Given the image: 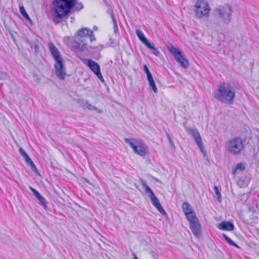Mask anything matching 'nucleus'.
I'll use <instances>...</instances> for the list:
<instances>
[{
  "label": "nucleus",
  "instance_id": "obj_1",
  "mask_svg": "<svg viewBox=\"0 0 259 259\" xmlns=\"http://www.w3.org/2000/svg\"><path fill=\"white\" fill-rule=\"evenodd\" d=\"M53 4V16L56 24L60 23L72 10L78 11L83 8L81 3L78 2L77 0H54Z\"/></svg>",
  "mask_w": 259,
  "mask_h": 259
},
{
  "label": "nucleus",
  "instance_id": "obj_2",
  "mask_svg": "<svg viewBox=\"0 0 259 259\" xmlns=\"http://www.w3.org/2000/svg\"><path fill=\"white\" fill-rule=\"evenodd\" d=\"M88 39L91 42L96 40L93 31L86 27L80 29L75 33L72 45L76 50L84 51L88 50L87 40Z\"/></svg>",
  "mask_w": 259,
  "mask_h": 259
},
{
  "label": "nucleus",
  "instance_id": "obj_3",
  "mask_svg": "<svg viewBox=\"0 0 259 259\" xmlns=\"http://www.w3.org/2000/svg\"><path fill=\"white\" fill-rule=\"evenodd\" d=\"M235 90L229 83L221 82L218 89L213 93V97L220 102L232 104L234 100Z\"/></svg>",
  "mask_w": 259,
  "mask_h": 259
},
{
  "label": "nucleus",
  "instance_id": "obj_4",
  "mask_svg": "<svg viewBox=\"0 0 259 259\" xmlns=\"http://www.w3.org/2000/svg\"><path fill=\"white\" fill-rule=\"evenodd\" d=\"M49 50L56 61L55 65V73L56 75L61 79H64L66 75L65 69L64 67L62 59L60 56V53L55 47V46L52 42L49 44Z\"/></svg>",
  "mask_w": 259,
  "mask_h": 259
},
{
  "label": "nucleus",
  "instance_id": "obj_5",
  "mask_svg": "<svg viewBox=\"0 0 259 259\" xmlns=\"http://www.w3.org/2000/svg\"><path fill=\"white\" fill-rule=\"evenodd\" d=\"M225 148L231 154L238 155L244 148L242 140L238 137L230 139L226 143Z\"/></svg>",
  "mask_w": 259,
  "mask_h": 259
},
{
  "label": "nucleus",
  "instance_id": "obj_6",
  "mask_svg": "<svg viewBox=\"0 0 259 259\" xmlns=\"http://www.w3.org/2000/svg\"><path fill=\"white\" fill-rule=\"evenodd\" d=\"M124 141L126 143L129 144L135 153L141 156H145L147 155L146 146L141 140L133 138H124Z\"/></svg>",
  "mask_w": 259,
  "mask_h": 259
},
{
  "label": "nucleus",
  "instance_id": "obj_7",
  "mask_svg": "<svg viewBox=\"0 0 259 259\" xmlns=\"http://www.w3.org/2000/svg\"><path fill=\"white\" fill-rule=\"evenodd\" d=\"M218 17L224 23L228 24L231 20L233 10L229 5L218 6L215 10Z\"/></svg>",
  "mask_w": 259,
  "mask_h": 259
},
{
  "label": "nucleus",
  "instance_id": "obj_8",
  "mask_svg": "<svg viewBox=\"0 0 259 259\" xmlns=\"http://www.w3.org/2000/svg\"><path fill=\"white\" fill-rule=\"evenodd\" d=\"M210 11L208 3L204 0H197L194 8L195 15L198 19L208 17Z\"/></svg>",
  "mask_w": 259,
  "mask_h": 259
},
{
  "label": "nucleus",
  "instance_id": "obj_9",
  "mask_svg": "<svg viewBox=\"0 0 259 259\" xmlns=\"http://www.w3.org/2000/svg\"><path fill=\"white\" fill-rule=\"evenodd\" d=\"M167 48L174 56L175 60L183 68H187L189 66V62L185 57L182 54L181 52L175 48L171 44L168 43Z\"/></svg>",
  "mask_w": 259,
  "mask_h": 259
},
{
  "label": "nucleus",
  "instance_id": "obj_10",
  "mask_svg": "<svg viewBox=\"0 0 259 259\" xmlns=\"http://www.w3.org/2000/svg\"><path fill=\"white\" fill-rule=\"evenodd\" d=\"M185 128L187 133L192 136L193 139L195 141L198 147L200 149V151L202 152H203L204 150L202 139L198 130L196 128L188 126H185Z\"/></svg>",
  "mask_w": 259,
  "mask_h": 259
},
{
  "label": "nucleus",
  "instance_id": "obj_11",
  "mask_svg": "<svg viewBox=\"0 0 259 259\" xmlns=\"http://www.w3.org/2000/svg\"><path fill=\"white\" fill-rule=\"evenodd\" d=\"M140 184L143 187L145 193L147 194L148 197L150 198L152 204L155 207L158 204L160 203L158 199L155 195L152 189L145 183V182L142 180H140Z\"/></svg>",
  "mask_w": 259,
  "mask_h": 259
},
{
  "label": "nucleus",
  "instance_id": "obj_12",
  "mask_svg": "<svg viewBox=\"0 0 259 259\" xmlns=\"http://www.w3.org/2000/svg\"><path fill=\"white\" fill-rule=\"evenodd\" d=\"M87 65L90 69L96 75L98 78L103 82L104 79L100 71V67L97 63L91 59L87 60Z\"/></svg>",
  "mask_w": 259,
  "mask_h": 259
},
{
  "label": "nucleus",
  "instance_id": "obj_13",
  "mask_svg": "<svg viewBox=\"0 0 259 259\" xmlns=\"http://www.w3.org/2000/svg\"><path fill=\"white\" fill-rule=\"evenodd\" d=\"M190 224V228L193 234L196 236H199L201 234V226L196 216L193 217V219H188Z\"/></svg>",
  "mask_w": 259,
  "mask_h": 259
},
{
  "label": "nucleus",
  "instance_id": "obj_14",
  "mask_svg": "<svg viewBox=\"0 0 259 259\" xmlns=\"http://www.w3.org/2000/svg\"><path fill=\"white\" fill-rule=\"evenodd\" d=\"M19 151L21 155L23 157L24 159L25 160L26 162L30 165L31 170L34 172H36L37 171L36 167L35 166L34 162L32 161V160L30 159L29 156L25 151V150L23 148H20L19 149Z\"/></svg>",
  "mask_w": 259,
  "mask_h": 259
},
{
  "label": "nucleus",
  "instance_id": "obj_15",
  "mask_svg": "<svg viewBox=\"0 0 259 259\" xmlns=\"http://www.w3.org/2000/svg\"><path fill=\"white\" fill-rule=\"evenodd\" d=\"M182 209L187 219H193V217L196 216L195 212L192 210V207L189 203L184 202L182 204Z\"/></svg>",
  "mask_w": 259,
  "mask_h": 259
},
{
  "label": "nucleus",
  "instance_id": "obj_16",
  "mask_svg": "<svg viewBox=\"0 0 259 259\" xmlns=\"http://www.w3.org/2000/svg\"><path fill=\"white\" fill-rule=\"evenodd\" d=\"M30 189L32 192L33 195L38 200V203L41 205L45 209L47 208V201L45 198L35 189L30 187Z\"/></svg>",
  "mask_w": 259,
  "mask_h": 259
},
{
  "label": "nucleus",
  "instance_id": "obj_17",
  "mask_svg": "<svg viewBox=\"0 0 259 259\" xmlns=\"http://www.w3.org/2000/svg\"><path fill=\"white\" fill-rule=\"evenodd\" d=\"M219 229L223 231H232L234 229V226L230 222H223L217 225Z\"/></svg>",
  "mask_w": 259,
  "mask_h": 259
},
{
  "label": "nucleus",
  "instance_id": "obj_18",
  "mask_svg": "<svg viewBox=\"0 0 259 259\" xmlns=\"http://www.w3.org/2000/svg\"><path fill=\"white\" fill-rule=\"evenodd\" d=\"M136 34L137 35V36L138 37V38H139V39L142 41V42L146 46L150 41L146 38V37L145 36L144 33L140 30H139V29H137L136 30Z\"/></svg>",
  "mask_w": 259,
  "mask_h": 259
},
{
  "label": "nucleus",
  "instance_id": "obj_19",
  "mask_svg": "<svg viewBox=\"0 0 259 259\" xmlns=\"http://www.w3.org/2000/svg\"><path fill=\"white\" fill-rule=\"evenodd\" d=\"M148 49H150L151 52L156 56H159L160 52L158 49L155 48L153 44H151L150 42L146 46Z\"/></svg>",
  "mask_w": 259,
  "mask_h": 259
},
{
  "label": "nucleus",
  "instance_id": "obj_20",
  "mask_svg": "<svg viewBox=\"0 0 259 259\" xmlns=\"http://www.w3.org/2000/svg\"><path fill=\"white\" fill-rule=\"evenodd\" d=\"M19 10H20V13L24 17V18L31 23H32L31 20L30 18L29 17V15H28V14L25 11L24 7L22 6H20Z\"/></svg>",
  "mask_w": 259,
  "mask_h": 259
},
{
  "label": "nucleus",
  "instance_id": "obj_21",
  "mask_svg": "<svg viewBox=\"0 0 259 259\" xmlns=\"http://www.w3.org/2000/svg\"><path fill=\"white\" fill-rule=\"evenodd\" d=\"M245 166L242 163H239L237 164L235 168L232 170V174L235 175L238 170H243L245 169Z\"/></svg>",
  "mask_w": 259,
  "mask_h": 259
},
{
  "label": "nucleus",
  "instance_id": "obj_22",
  "mask_svg": "<svg viewBox=\"0 0 259 259\" xmlns=\"http://www.w3.org/2000/svg\"><path fill=\"white\" fill-rule=\"evenodd\" d=\"M223 236L225 240L231 245L235 246L237 248H239V246L237 245L233 240L229 238L226 234H223Z\"/></svg>",
  "mask_w": 259,
  "mask_h": 259
},
{
  "label": "nucleus",
  "instance_id": "obj_23",
  "mask_svg": "<svg viewBox=\"0 0 259 259\" xmlns=\"http://www.w3.org/2000/svg\"><path fill=\"white\" fill-rule=\"evenodd\" d=\"M148 82L149 83L150 87L152 89V90L155 93H157L158 92V90L155 85L154 79H152L151 80H148Z\"/></svg>",
  "mask_w": 259,
  "mask_h": 259
},
{
  "label": "nucleus",
  "instance_id": "obj_24",
  "mask_svg": "<svg viewBox=\"0 0 259 259\" xmlns=\"http://www.w3.org/2000/svg\"><path fill=\"white\" fill-rule=\"evenodd\" d=\"M213 190L215 192V195L217 196V200L219 202H221V198H222V196H221V194L219 191V188L218 186H214L213 187Z\"/></svg>",
  "mask_w": 259,
  "mask_h": 259
},
{
  "label": "nucleus",
  "instance_id": "obj_25",
  "mask_svg": "<svg viewBox=\"0 0 259 259\" xmlns=\"http://www.w3.org/2000/svg\"><path fill=\"white\" fill-rule=\"evenodd\" d=\"M30 46L31 49H34V51L37 53L39 49V45L37 42H31L30 43Z\"/></svg>",
  "mask_w": 259,
  "mask_h": 259
},
{
  "label": "nucleus",
  "instance_id": "obj_26",
  "mask_svg": "<svg viewBox=\"0 0 259 259\" xmlns=\"http://www.w3.org/2000/svg\"><path fill=\"white\" fill-rule=\"evenodd\" d=\"M155 207L157 209V210L161 214L163 215H167L166 211L164 210V209L163 208V207H162L160 203L156 205Z\"/></svg>",
  "mask_w": 259,
  "mask_h": 259
},
{
  "label": "nucleus",
  "instance_id": "obj_27",
  "mask_svg": "<svg viewBox=\"0 0 259 259\" xmlns=\"http://www.w3.org/2000/svg\"><path fill=\"white\" fill-rule=\"evenodd\" d=\"M155 207L157 209V210L161 214L163 215H167L166 211L164 210V209L163 208V207H162L160 203L156 205Z\"/></svg>",
  "mask_w": 259,
  "mask_h": 259
},
{
  "label": "nucleus",
  "instance_id": "obj_28",
  "mask_svg": "<svg viewBox=\"0 0 259 259\" xmlns=\"http://www.w3.org/2000/svg\"><path fill=\"white\" fill-rule=\"evenodd\" d=\"M155 207L157 209V210L161 214L163 215H167L166 211L164 210V209L163 208V207H162L160 203L156 205Z\"/></svg>",
  "mask_w": 259,
  "mask_h": 259
},
{
  "label": "nucleus",
  "instance_id": "obj_29",
  "mask_svg": "<svg viewBox=\"0 0 259 259\" xmlns=\"http://www.w3.org/2000/svg\"><path fill=\"white\" fill-rule=\"evenodd\" d=\"M84 106H85L86 108H87L89 110H98V108L96 107L91 105L88 101H87L85 103Z\"/></svg>",
  "mask_w": 259,
  "mask_h": 259
},
{
  "label": "nucleus",
  "instance_id": "obj_30",
  "mask_svg": "<svg viewBox=\"0 0 259 259\" xmlns=\"http://www.w3.org/2000/svg\"><path fill=\"white\" fill-rule=\"evenodd\" d=\"M112 19L113 23V29L115 33L117 31H118V27L117 25L116 21L114 18L113 16H112Z\"/></svg>",
  "mask_w": 259,
  "mask_h": 259
},
{
  "label": "nucleus",
  "instance_id": "obj_31",
  "mask_svg": "<svg viewBox=\"0 0 259 259\" xmlns=\"http://www.w3.org/2000/svg\"><path fill=\"white\" fill-rule=\"evenodd\" d=\"M8 77V76L6 73L0 71V79H7Z\"/></svg>",
  "mask_w": 259,
  "mask_h": 259
},
{
  "label": "nucleus",
  "instance_id": "obj_32",
  "mask_svg": "<svg viewBox=\"0 0 259 259\" xmlns=\"http://www.w3.org/2000/svg\"><path fill=\"white\" fill-rule=\"evenodd\" d=\"M166 137L169 142V144H170V145L172 146V147H174V144L173 143V141L172 140H171V139L170 138V136L167 133H166Z\"/></svg>",
  "mask_w": 259,
  "mask_h": 259
},
{
  "label": "nucleus",
  "instance_id": "obj_33",
  "mask_svg": "<svg viewBox=\"0 0 259 259\" xmlns=\"http://www.w3.org/2000/svg\"><path fill=\"white\" fill-rule=\"evenodd\" d=\"M146 75H147L148 80H151V79H153L151 72H148L147 74H146Z\"/></svg>",
  "mask_w": 259,
  "mask_h": 259
},
{
  "label": "nucleus",
  "instance_id": "obj_34",
  "mask_svg": "<svg viewBox=\"0 0 259 259\" xmlns=\"http://www.w3.org/2000/svg\"><path fill=\"white\" fill-rule=\"evenodd\" d=\"M143 69L144 72L146 73V74H147L148 72H150V71L148 69V68L146 65H144L143 66Z\"/></svg>",
  "mask_w": 259,
  "mask_h": 259
},
{
  "label": "nucleus",
  "instance_id": "obj_35",
  "mask_svg": "<svg viewBox=\"0 0 259 259\" xmlns=\"http://www.w3.org/2000/svg\"><path fill=\"white\" fill-rule=\"evenodd\" d=\"M98 113H101L102 112V111L100 109H98V110H96Z\"/></svg>",
  "mask_w": 259,
  "mask_h": 259
},
{
  "label": "nucleus",
  "instance_id": "obj_36",
  "mask_svg": "<svg viewBox=\"0 0 259 259\" xmlns=\"http://www.w3.org/2000/svg\"><path fill=\"white\" fill-rule=\"evenodd\" d=\"M133 259H138V258L137 257V256L135 254H134V257Z\"/></svg>",
  "mask_w": 259,
  "mask_h": 259
}]
</instances>
